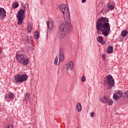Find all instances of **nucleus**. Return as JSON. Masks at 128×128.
I'll return each mask as SVG.
<instances>
[{"mask_svg": "<svg viewBox=\"0 0 128 128\" xmlns=\"http://www.w3.org/2000/svg\"><path fill=\"white\" fill-rule=\"evenodd\" d=\"M97 22L100 24V26L102 28V34L104 36H108L110 30V24L108 23V18L101 17L98 20Z\"/></svg>", "mask_w": 128, "mask_h": 128, "instance_id": "f257e3e1", "label": "nucleus"}, {"mask_svg": "<svg viewBox=\"0 0 128 128\" xmlns=\"http://www.w3.org/2000/svg\"><path fill=\"white\" fill-rule=\"evenodd\" d=\"M60 28L58 37L59 38L62 39L64 38L66 34H68L72 30V26L70 22L66 21V22L60 23Z\"/></svg>", "mask_w": 128, "mask_h": 128, "instance_id": "f03ea898", "label": "nucleus"}, {"mask_svg": "<svg viewBox=\"0 0 128 128\" xmlns=\"http://www.w3.org/2000/svg\"><path fill=\"white\" fill-rule=\"evenodd\" d=\"M60 9L62 12L66 21L69 22L70 20V16L68 6L64 4H60Z\"/></svg>", "mask_w": 128, "mask_h": 128, "instance_id": "7ed1b4c3", "label": "nucleus"}, {"mask_svg": "<svg viewBox=\"0 0 128 128\" xmlns=\"http://www.w3.org/2000/svg\"><path fill=\"white\" fill-rule=\"evenodd\" d=\"M23 9L20 10L17 12V20L18 22L17 24L18 26H20V24H22L23 20L24 19L25 14H24V11L26 10V6H24L22 8Z\"/></svg>", "mask_w": 128, "mask_h": 128, "instance_id": "20e7f679", "label": "nucleus"}, {"mask_svg": "<svg viewBox=\"0 0 128 128\" xmlns=\"http://www.w3.org/2000/svg\"><path fill=\"white\" fill-rule=\"evenodd\" d=\"M105 78L106 79L105 82L108 85V88H112V87L114 86V80L112 79V76L109 74L106 76Z\"/></svg>", "mask_w": 128, "mask_h": 128, "instance_id": "39448f33", "label": "nucleus"}, {"mask_svg": "<svg viewBox=\"0 0 128 128\" xmlns=\"http://www.w3.org/2000/svg\"><path fill=\"white\" fill-rule=\"evenodd\" d=\"M28 80V75L26 74H18L14 76V80L16 82H24Z\"/></svg>", "mask_w": 128, "mask_h": 128, "instance_id": "423d86ee", "label": "nucleus"}, {"mask_svg": "<svg viewBox=\"0 0 128 128\" xmlns=\"http://www.w3.org/2000/svg\"><path fill=\"white\" fill-rule=\"evenodd\" d=\"M64 68L68 72H72L74 70V62L72 61H69L64 64Z\"/></svg>", "mask_w": 128, "mask_h": 128, "instance_id": "0eeeda50", "label": "nucleus"}, {"mask_svg": "<svg viewBox=\"0 0 128 128\" xmlns=\"http://www.w3.org/2000/svg\"><path fill=\"white\" fill-rule=\"evenodd\" d=\"M100 102L103 104H107L109 106H112L114 104V100L112 99H110L108 97H103L100 98Z\"/></svg>", "mask_w": 128, "mask_h": 128, "instance_id": "6e6552de", "label": "nucleus"}, {"mask_svg": "<svg viewBox=\"0 0 128 128\" xmlns=\"http://www.w3.org/2000/svg\"><path fill=\"white\" fill-rule=\"evenodd\" d=\"M64 49L60 48L59 50V62H62L64 60Z\"/></svg>", "mask_w": 128, "mask_h": 128, "instance_id": "1a4fd4ad", "label": "nucleus"}, {"mask_svg": "<svg viewBox=\"0 0 128 128\" xmlns=\"http://www.w3.org/2000/svg\"><path fill=\"white\" fill-rule=\"evenodd\" d=\"M47 28L48 30H52L54 28V22L52 20H49L46 22Z\"/></svg>", "mask_w": 128, "mask_h": 128, "instance_id": "9d476101", "label": "nucleus"}, {"mask_svg": "<svg viewBox=\"0 0 128 128\" xmlns=\"http://www.w3.org/2000/svg\"><path fill=\"white\" fill-rule=\"evenodd\" d=\"M6 16V12L4 8H0V18L2 20L4 17Z\"/></svg>", "mask_w": 128, "mask_h": 128, "instance_id": "9b49d317", "label": "nucleus"}, {"mask_svg": "<svg viewBox=\"0 0 128 128\" xmlns=\"http://www.w3.org/2000/svg\"><path fill=\"white\" fill-rule=\"evenodd\" d=\"M96 33L98 36H100L102 34V27L100 26V24L98 21H96Z\"/></svg>", "mask_w": 128, "mask_h": 128, "instance_id": "f8f14e48", "label": "nucleus"}, {"mask_svg": "<svg viewBox=\"0 0 128 128\" xmlns=\"http://www.w3.org/2000/svg\"><path fill=\"white\" fill-rule=\"evenodd\" d=\"M16 58L17 60H18V62H22V60L24 58V56L23 54H16Z\"/></svg>", "mask_w": 128, "mask_h": 128, "instance_id": "ddd939ff", "label": "nucleus"}, {"mask_svg": "<svg viewBox=\"0 0 128 128\" xmlns=\"http://www.w3.org/2000/svg\"><path fill=\"white\" fill-rule=\"evenodd\" d=\"M97 41L98 42H100V44H106V42L104 40V38H102V36L97 37Z\"/></svg>", "mask_w": 128, "mask_h": 128, "instance_id": "4468645a", "label": "nucleus"}, {"mask_svg": "<svg viewBox=\"0 0 128 128\" xmlns=\"http://www.w3.org/2000/svg\"><path fill=\"white\" fill-rule=\"evenodd\" d=\"M22 64L23 66H28L29 64L28 58H24L22 60Z\"/></svg>", "mask_w": 128, "mask_h": 128, "instance_id": "2eb2a0df", "label": "nucleus"}, {"mask_svg": "<svg viewBox=\"0 0 128 128\" xmlns=\"http://www.w3.org/2000/svg\"><path fill=\"white\" fill-rule=\"evenodd\" d=\"M114 52V47L112 46H109L106 52L108 54H112Z\"/></svg>", "mask_w": 128, "mask_h": 128, "instance_id": "dca6fc26", "label": "nucleus"}, {"mask_svg": "<svg viewBox=\"0 0 128 128\" xmlns=\"http://www.w3.org/2000/svg\"><path fill=\"white\" fill-rule=\"evenodd\" d=\"M76 109L78 112H82V104L78 102L76 105Z\"/></svg>", "mask_w": 128, "mask_h": 128, "instance_id": "f3484780", "label": "nucleus"}, {"mask_svg": "<svg viewBox=\"0 0 128 128\" xmlns=\"http://www.w3.org/2000/svg\"><path fill=\"white\" fill-rule=\"evenodd\" d=\"M24 100H26V102H30V94L26 93L25 94V99Z\"/></svg>", "mask_w": 128, "mask_h": 128, "instance_id": "a211bd4d", "label": "nucleus"}, {"mask_svg": "<svg viewBox=\"0 0 128 128\" xmlns=\"http://www.w3.org/2000/svg\"><path fill=\"white\" fill-rule=\"evenodd\" d=\"M113 98L114 100H120V96H118L117 94H116L113 96Z\"/></svg>", "mask_w": 128, "mask_h": 128, "instance_id": "6ab92c4d", "label": "nucleus"}, {"mask_svg": "<svg viewBox=\"0 0 128 128\" xmlns=\"http://www.w3.org/2000/svg\"><path fill=\"white\" fill-rule=\"evenodd\" d=\"M126 34H128V30H124L121 32V36L124 38L126 36Z\"/></svg>", "mask_w": 128, "mask_h": 128, "instance_id": "aec40b11", "label": "nucleus"}, {"mask_svg": "<svg viewBox=\"0 0 128 128\" xmlns=\"http://www.w3.org/2000/svg\"><path fill=\"white\" fill-rule=\"evenodd\" d=\"M34 35L35 38H36V40H38V38H40V33L38 31L34 33Z\"/></svg>", "mask_w": 128, "mask_h": 128, "instance_id": "412c9836", "label": "nucleus"}, {"mask_svg": "<svg viewBox=\"0 0 128 128\" xmlns=\"http://www.w3.org/2000/svg\"><path fill=\"white\" fill-rule=\"evenodd\" d=\"M54 64L56 66H58V57H56L54 59Z\"/></svg>", "mask_w": 128, "mask_h": 128, "instance_id": "4be33fe9", "label": "nucleus"}, {"mask_svg": "<svg viewBox=\"0 0 128 128\" xmlns=\"http://www.w3.org/2000/svg\"><path fill=\"white\" fill-rule=\"evenodd\" d=\"M12 8H18V3L16 2L14 4H13Z\"/></svg>", "mask_w": 128, "mask_h": 128, "instance_id": "5701e85b", "label": "nucleus"}, {"mask_svg": "<svg viewBox=\"0 0 128 128\" xmlns=\"http://www.w3.org/2000/svg\"><path fill=\"white\" fill-rule=\"evenodd\" d=\"M25 42H30L32 40V38H28V36H25Z\"/></svg>", "mask_w": 128, "mask_h": 128, "instance_id": "b1692460", "label": "nucleus"}, {"mask_svg": "<svg viewBox=\"0 0 128 128\" xmlns=\"http://www.w3.org/2000/svg\"><path fill=\"white\" fill-rule=\"evenodd\" d=\"M118 96H120V97L124 96V94L122 93V91H118Z\"/></svg>", "mask_w": 128, "mask_h": 128, "instance_id": "393cba45", "label": "nucleus"}, {"mask_svg": "<svg viewBox=\"0 0 128 128\" xmlns=\"http://www.w3.org/2000/svg\"><path fill=\"white\" fill-rule=\"evenodd\" d=\"M108 8H110V10H112L114 8V6L113 5H110V6H108Z\"/></svg>", "mask_w": 128, "mask_h": 128, "instance_id": "a878e982", "label": "nucleus"}, {"mask_svg": "<svg viewBox=\"0 0 128 128\" xmlns=\"http://www.w3.org/2000/svg\"><path fill=\"white\" fill-rule=\"evenodd\" d=\"M6 128H14V126L12 124H8Z\"/></svg>", "mask_w": 128, "mask_h": 128, "instance_id": "bb28decb", "label": "nucleus"}, {"mask_svg": "<svg viewBox=\"0 0 128 128\" xmlns=\"http://www.w3.org/2000/svg\"><path fill=\"white\" fill-rule=\"evenodd\" d=\"M8 96H9L10 98H13L14 97V94L11 93V94H9Z\"/></svg>", "mask_w": 128, "mask_h": 128, "instance_id": "cd10ccee", "label": "nucleus"}, {"mask_svg": "<svg viewBox=\"0 0 128 128\" xmlns=\"http://www.w3.org/2000/svg\"><path fill=\"white\" fill-rule=\"evenodd\" d=\"M124 96H125V98H128V91L124 92Z\"/></svg>", "mask_w": 128, "mask_h": 128, "instance_id": "c85d7f7f", "label": "nucleus"}, {"mask_svg": "<svg viewBox=\"0 0 128 128\" xmlns=\"http://www.w3.org/2000/svg\"><path fill=\"white\" fill-rule=\"evenodd\" d=\"M28 31L30 32V30H32V25H28Z\"/></svg>", "mask_w": 128, "mask_h": 128, "instance_id": "c756f323", "label": "nucleus"}, {"mask_svg": "<svg viewBox=\"0 0 128 128\" xmlns=\"http://www.w3.org/2000/svg\"><path fill=\"white\" fill-rule=\"evenodd\" d=\"M82 82H86V76H82L81 78Z\"/></svg>", "mask_w": 128, "mask_h": 128, "instance_id": "7c9ffc66", "label": "nucleus"}, {"mask_svg": "<svg viewBox=\"0 0 128 128\" xmlns=\"http://www.w3.org/2000/svg\"><path fill=\"white\" fill-rule=\"evenodd\" d=\"M90 116H91V118H94V112H92L90 114Z\"/></svg>", "mask_w": 128, "mask_h": 128, "instance_id": "2f4dec72", "label": "nucleus"}, {"mask_svg": "<svg viewBox=\"0 0 128 128\" xmlns=\"http://www.w3.org/2000/svg\"><path fill=\"white\" fill-rule=\"evenodd\" d=\"M102 58H103V60L106 59V55L104 54L102 55Z\"/></svg>", "mask_w": 128, "mask_h": 128, "instance_id": "473e14b6", "label": "nucleus"}, {"mask_svg": "<svg viewBox=\"0 0 128 128\" xmlns=\"http://www.w3.org/2000/svg\"><path fill=\"white\" fill-rule=\"evenodd\" d=\"M86 2V0H82V3Z\"/></svg>", "mask_w": 128, "mask_h": 128, "instance_id": "72a5a7b5", "label": "nucleus"}, {"mask_svg": "<svg viewBox=\"0 0 128 128\" xmlns=\"http://www.w3.org/2000/svg\"><path fill=\"white\" fill-rule=\"evenodd\" d=\"M2 47H0V54H2Z\"/></svg>", "mask_w": 128, "mask_h": 128, "instance_id": "f704fd0d", "label": "nucleus"}, {"mask_svg": "<svg viewBox=\"0 0 128 128\" xmlns=\"http://www.w3.org/2000/svg\"><path fill=\"white\" fill-rule=\"evenodd\" d=\"M79 127L78 126L77 128H78Z\"/></svg>", "mask_w": 128, "mask_h": 128, "instance_id": "c9c22d12", "label": "nucleus"}]
</instances>
